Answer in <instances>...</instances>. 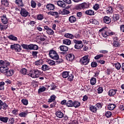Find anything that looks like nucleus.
Returning a JSON list of instances; mask_svg holds the SVG:
<instances>
[{"mask_svg": "<svg viewBox=\"0 0 124 124\" xmlns=\"http://www.w3.org/2000/svg\"><path fill=\"white\" fill-rule=\"evenodd\" d=\"M49 56L51 59L52 60H55L57 61V62L58 63H61V62H62V60L60 61L59 59V55L57 53V52L54 50H50L49 52Z\"/></svg>", "mask_w": 124, "mask_h": 124, "instance_id": "1", "label": "nucleus"}, {"mask_svg": "<svg viewBox=\"0 0 124 124\" xmlns=\"http://www.w3.org/2000/svg\"><path fill=\"white\" fill-rule=\"evenodd\" d=\"M100 32H101V35L104 38L107 37V36H109V35H114L115 33L114 32H112V31L110 30H105V29L102 28L99 31Z\"/></svg>", "mask_w": 124, "mask_h": 124, "instance_id": "2", "label": "nucleus"}, {"mask_svg": "<svg viewBox=\"0 0 124 124\" xmlns=\"http://www.w3.org/2000/svg\"><path fill=\"white\" fill-rule=\"evenodd\" d=\"M80 62L83 65H87L90 62V56L85 55L80 60Z\"/></svg>", "mask_w": 124, "mask_h": 124, "instance_id": "3", "label": "nucleus"}, {"mask_svg": "<svg viewBox=\"0 0 124 124\" xmlns=\"http://www.w3.org/2000/svg\"><path fill=\"white\" fill-rule=\"evenodd\" d=\"M89 5L88 3L84 2L81 4H78L76 6V9L78 10H80L81 9H86V8H88Z\"/></svg>", "mask_w": 124, "mask_h": 124, "instance_id": "4", "label": "nucleus"}, {"mask_svg": "<svg viewBox=\"0 0 124 124\" xmlns=\"http://www.w3.org/2000/svg\"><path fill=\"white\" fill-rule=\"evenodd\" d=\"M11 49L13 50H15L16 52H20L22 50V48H21V46L18 44H14L11 45Z\"/></svg>", "mask_w": 124, "mask_h": 124, "instance_id": "5", "label": "nucleus"}, {"mask_svg": "<svg viewBox=\"0 0 124 124\" xmlns=\"http://www.w3.org/2000/svg\"><path fill=\"white\" fill-rule=\"evenodd\" d=\"M20 15H21L22 17H28V16H30V13L24 8H21Z\"/></svg>", "mask_w": 124, "mask_h": 124, "instance_id": "6", "label": "nucleus"}, {"mask_svg": "<svg viewBox=\"0 0 124 124\" xmlns=\"http://www.w3.org/2000/svg\"><path fill=\"white\" fill-rule=\"evenodd\" d=\"M44 29L46 31V33L50 35H53L54 34V31L52 30V29L49 28V27L47 26H44Z\"/></svg>", "mask_w": 124, "mask_h": 124, "instance_id": "7", "label": "nucleus"}, {"mask_svg": "<svg viewBox=\"0 0 124 124\" xmlns=\"http://www.w3.org/2000/svg\"><path fill=\"white\" fill-rule=\"evenodd\" d=\"M75 59V56L72 54H69L66 56V59L68 62H72Z\"/></svg>", "mask_w": 124, "mask_h": 124, "instance_id": "8", "label": "nucleus"}, {"mask_svg": "<svg viewBox=\"0 0 124 124\" xmlns=\"http://www.w3.org/2000/svg\"><path fill=\"white\" fill-rule=\"evenodd\" d=\"M0 18L2 23L4 25H6V24L8 23V19H7V17H6V15H3Z\"/></svg>", "mask_w": 124, "mask_h": 124, "instance_id": "9", "label": "nucleus"}, {"mask_svg": "<svg viewBox=\"0 0 124 124\" xmlns=\"http://www.w3.org/2000/svg\"><path fill=\"white\" fill-rule=\"evenodd\" d=\"M69 11L66 9H62L59 11L58 14H61V15H67V14H69Z\"/></svg>", "mask_w": 124, "mask_h": 124, "instance_id": "10", "label": "nucleus"}, {"mask_svg": "<svg viewBox=\"0 0 124 124\" xmlns=\"http://www.w3.org/2000/svg\"><path fill=\"white\" fill-rule=\"evenodd\" d=\"M46 8L47 10H54L55 9V5L53 4L48 3L46 5Z\"/></svg>", "mask_w": 124, "mask_h": 124, "instance_id": "11", "label": "nucleus"}, {"mask_svg": "<svg viewBox=\"0 0 124 124\" xmlns=\"http://www.w3.org/2000/svg\"><path fill=\"white\" fill-rule=\"evenodd\" d=\"M8 70V67H5V66H2L0 67V72L2 73H4L5 74Z\"/></svg>", "mask_w": 124, "mask_h": 124, "instance_id": "12", "label": "nucleus"}, {"mask_svg": "<svg viewBox=\"0 0 124 124\" xmlns=\"http://www.w3.org/2000/svg\"><path fill=\"white\" fill-rule=\"evenodd\" d=\"M29 50H38V46L36 45L30 44L29 45Z\"/></svg>", "mask_w": 124, "mask_h": 124, "instance_id": "13", "label": "nucleus"}, {"mask_svg": "<svg viewBox=\"0 0 124 124\" xmlns=\"http://www.w3.org/2000/svg\"><path fill=\"white\" fill-rule=\"evenodd\" d=\"M116 93H117V90L116 89H111L108 92V95L110 96H114Z\"/></svg>", "mask_w": 124, "mask_h": 124, "instance_id": "14", "label": "nucleus"}, {"mask_svg": "<svg viewBox=\"0 0 124 124\" xmlns=\"http://www.w3.org/2000/svg\"><path fill=\"white\" fill-rule=\"evenodd\" d=\"M55 115L57 118L59 119H62L63 117V113L61 111H57L55 113Z\"/></svg>", "mask_w": 124, "mask_h": 124, "instance_id": "15", "label": "nucleus"}, {"mask_svg": "<svg viewBox=\"0 0 124 124\" xmlns=\"http://www.w3.org/2000/svg\"><path fill=\"white\" fill-rule=\"evenodd\" d=\"M1 5L2 6H5V7H7L9 5V2L8 0H1Z\"/></svg>", "mask_w": 124, "mask_h": 124, "instance_id": "16", "label": "nucleus"}, {"mask_svg": "<svg viewBox=\"0 0 124 124\" xmlns=\"http://www.w3.org/2000/svg\"><path fill=\"white\" fill-rule=\"evenodd\" d=\"M28 114H29V112L27 111H22L18 114V116L21 118H26Z\"/></svg>", "mask_w": 124, "mask_h": 124, "instance_id": "17", "label": "nucleus"}, {"mask_svg": "<svg viewBox=\"0 0 124 124\" xmlns=\"http://www.w3.org/2000/svg\"><path fill=\"white\" fill-rule=\"evenodd\" d=\"M28 75L32 78H37V77H36V75H35V73H34V71L33 70L30 71L28 74Z\"/></svg>", "mask_w": 124, "mask_h": 124, "instance_id": "18", "label": "nucleus"}, {"mask_svg": "<svg viewBox=\"0 0 124 124\" xmlns=\"http://www.w3.org/2000/svg\"><path fill=\"white\" fill-rule=\"evenodd\" d=\"M16 2V4L18 5V6H24V4L23 3V0H14Z\"/></svg>", "mask_w": 124, "mask_h": 124, "instance_id": "19", "label": "nucleus"}, {"mask_svg": "<svg viewBox=\"0 0 124 124\" xmlns=\"http://www.w3.org/2000/svg\"><path fill=\"white\" fill-rule=\"evenodd\" d=\"M8 120H9V118L7 117H0V122H2L4 124H6L8 122Z\"/></svg>", "mask_w": 124, "mask_h": 124, "instance_id": "20", "label": "nucleus"}, {"mask_svg": "<svg viewBox=\"0 0 124 124\" xmlns=\"http://www.w3.org/2000/svg\"><path fill=\"white\" fill-rule=\"evenodd\" d=\"M103 20L104 23L106 24H110V23H111V18L108 16H104Z\"/></svg>", "mask_w": 124, "mask_h": 124, "instance_id": "21", "label": "nucleus"}, {"mask_svg": "<svg viewBox=\"0 0 124 124\" xmlns=\"http://www.w3.org/2000/svg\"><path fill=\"white\" fill-rule=\"evenodd\" d=\"M57 5L60 7H62L63 8L66 6L65 3H64V2L62 0L57 1Z\"/></svg>", "mask_w": 124, "mask_h": 124, "instance_id": "22", "label": "nucleus"}, {"mask_svg": "<svg viewBox=\"0 0 124 124\" xmlns=\"http://www.w3.org/2000/svg\"><path fill=\"white\" fill-rule=\"evenodd\" d=\"M85 14L87 15H89L90 16H92L93 15H94V11L93 10H88L85 12Z\"/></svg>", "mask_w": 124, "mask_h": 124, "instance_id": "23", "label": "nucleus"}, {"mask_svg": "<svg viewBox=\"0 0 124 124\" xmlns=\"http://www.w3.org/2000/svg\"><path fill=\"white\" fill-rule=\"evenodd\" d=\"M69 21L70 23H75L76 22V17L74 16H71L69 17Z\"/></svg>", "mask_w": 124, "mask_h": 124, "instance_id": "24", "label": "nucleus"}, {"mask_svg": "<svg viewBox=\"0 0 124 124\" xmlns=\"http://www.w3.org/2000/svg\"><path fill=\"white\" fill-rule=\"evenodd\" d=\"M90 110L93 113H96V111H97V108L94 106H91L90 107Z\"/></svg>", "mask_w": 124, "mask_h": 124, "instance_id": "25", "label": "nucleus"}, {"mask_svg": "<svg viewBox=\"0 0 124 124\" xmlns=\"http://www.w3.org/2000/svg\"><path fill=\"white\" fill-rule=\"evenodd\" d=\"M114 11V10H113V8H112L111 6H109L107 8V14H112Z\"/></svg>", "mask_w": 124, "mask_h": 124, "instance_id": "26", "label": "nucleus"}, {"mask_svg": "<svg viewBox=\"0 0 124 124\" xmlns=\"http://www.w3.org/2000/svg\"><path fill=\"white\" fill-rule=\"evenodd\" d=\"M65 37L66 38H69L70 39H73L74 38V35L72 34H70L69 33H65L64 35Z\"/></svg>", "mask_w": 124, "mask_h": 124, "instance_id": "27", "label": "nucleus"}, {"mask_svg": "<svg viewBox=\"0 0 124 124\" xmlns=\"http://www.w3.org/2000/svg\"><path fill=\"white\" fill-rule=\"evenodd\" d=\"M60 49L61 51H62L63 52H67V51H68V47L65 46H60Z\"/></svg>", "mask_w": 124, "mask_h": 124, "instance_id": "28", "label": "nucleus"}, {"mask_svg": "<svg viewBox=\"0 0 124 124\" xmlns=\"http://www.w3.org/2000/svg\"><path fill=\"white\" fill-rule=\"evenodd\" d=\"M115 107H116V105L114 104H111L108 105L107 107V108L108 110H114Z\"/></svg>", "mask_w": 124, "mask_h": 124, "instance_id": "29", "label": "nucleus"}, {"mask_svg": "<svg viewBox=\"0 0 124 124\" xmlns=\"http://www.w3.org/2000/svg\"><path fill=\"white\" fill-rule=\"evenodd\" d=\"M7 28H8V26L0 23V31H4V30H6Z\"/></svg>", "mask_w": 124, "mask_h": 124, "instance_id": "30", "label": "nucleus"}, {"mask_svg": "<svg viewBox=\"0 0 124 124\" xmlns=\"http://www.w3.org/2000/svg\"><path fill=\"white\" fill-rule=\"evenodd\" d=\"M66 106L67 107H73V101L72 100H69L66 103Z\"/></svg>", "mask_w": 124, "mask_h": 124, "instance_id": "31", "label": "nucleus"}, {"mask_svg": "<svg viewBox=\"0 0 124 124\" xmlns=\"http://www.w3.org/2000/svg\"><path fill=\"white\" fill-rule=\"evenodd\" d=\"M14 71L13 70H10L9 71L8 70L5 74L6 76H12V75H13Z\"/></svg>", "mask_w": 124, "mask_h": 124, "instance_id": "32", "label": "nucleus"}, {"mask_svg": "<svg viewBox=\"0 0 124 124\" xmlns=\"http://www.w3.org/2000/svg\"><path fill=\"white\" fill-rule=\"evenodd\" d=\"M120 19V15L119 14H114L113 16V21L114 22H116V21H118Z\"/></svg>", "mask_w": 124, "mask_h": 124, "instance_id": "33", "label": "nucleus"}, {"mask_svg": "<svg viewBox=\"0 0 124 124\" xmlns=\"http://www.w3.org/2000/svg\"><path fill=\"white\" fill-rule=\"evenodd\" d=\"M63 43L65 45H70L71 44V41L69 39H64L63 40Z\"/></svg>", "mask_w": 124, "mask_h": 124, "instance_id": "34", "label": "nucleus"}, {"mask_svg": "<svg viewBox=\"0 0 124 124\" xmlns=\"http://www.w3.org/2000/svg\"><path fill=\"white\" fill-rule=\"evenodd\" d=\"M90 84L92 85V86H94V85H95L96 84V78H92L90 79Z\"/></svg>", "mask_w": 124, "mask_h": 124, "instance_id": "35", "label": "nucleus"}, {"mask_svg": "<svg viewBox=\"0 0 124 124\" xmlns=\"http://www.w3.org/2000/svg\"><path fill=\"white\" fill-rule=\"evenodd\" d=\"M46 62L49 65H55V61L50 59H47Z\"/></svg>", "mask_w": 124, "mask_h": 124, "instance_id": "36", "label": "nucleus"}, {"mask_svg": "<svg viewBox=\"0 0 124 124\" xmlns=\"http://www.w3.org/2000/svg\"><path fill=\"white\" fill-rule=\"evenodd\" d=\"M56 96L55 95H52L50 96V98L48 99V102L51 103L53 102V101H55L56 99Z\"/></svg>", "mask_w": 124, "mask_h": 124, "instance_id": "37", "label": "nucleus"}, {"mask_svg": "<svg viewBox=\"0 0 124 124\" xmlns=\"http://www.w3.org/2000/svg\"><path fill=\"white\" fill-rule=\"evenodd\" d=\"M42 70H43V71L49 70V66L47 64H43L42 66Z\"/></svg>", "mask_w": 124, "mask_h": 124, "instance_id": "38", "label": "nucleus"}, {"mask_svg": "<svg viewBox=\"0 0 124 124\" xmlns=\"http://www.w3.org/2000/svg\"><path fill=\"white\" fill-rule=\"evenodd\" d=\"M45 91H46V88L44 86H41L38 90V93H43V92H45Z\"/></svg>", "mask_w": 124, "mask_h": 124, "instance_id": "39", "label": "nucleus"}, {"mask_svg": "<svg viewBox=\"0 0 124 124\" xmlns=\"http://www.w3.org/2000/svg\"><path fill=\"white\" fill-rule=\"evenodd\" d=\"M81 105V103L78 101H75L73 102V107L75 108H78V107H79Z\"/></svg>", "mask_w": 124, "mask_h": 124, "instance_id": "40", "label": "nucleus"}, {"mask_svg": "<svg viewBox=\"0 0 124 124\" xmlns=\"http://www.w3.org/2000/svg\"><path fill=\"white\" fill-rule=\"evenodd\" d=\"M34 64L36 65V66H39L42 64V60H39L34 62Z\"/></svg>", "mask_w": 124, "mask_h": 124, "instance_id": "41", "label": "nucleus"}, {"mask_svg": "<svg viewBox=\"0 0 124 124\" xmlns=\"http://www.w3.org/2000/svg\"><path fill=\"white\" fill-rule=\"evenodd\" d=\"M33 70H34V72L35 73V74L37 78H38V77H39V76L40 75V74H41V72L37 69H34Z\"/></svg>", "mask_w": 124, "mask_h": 124, "instance_id": "42", "label": "nucleus"}, {"mask_svg": "<svg viewBox=\"0 0 124 124\" xmlns=\"http://www.w3.org/2000/svg\"><path fill=\"white\" fill-rule=\"evenodd\" d=\"M69 74V72H63L62 73V76L63 78H67L68 77V75Z\"/></svg>", "mask_w": 124, "mask_h": 124, "instance_id": "43", "label": "nucleus"}, {"mask_svg": "<svg viewBox=\"0 0 124 124\" xmlns=\"http://www.w3.org/2000/svg\"><path fill=\"white\" fill-rule=\"evenodd\" d=\"M21 46L23 49L26 50H30V45H28L27 44H22Z\"/></svg>", "mask_w": 124, "mask_h": 124, "instance_id": "44", "label": "nucleus"}, {"mask_svg": "<svg viewBox=\"0 0 124 124\" xmlns=\"http://www.w3.org/2000/svg\"><path fill=\"white\" fill-rule=\"evenodd\" d=\"M74 78V76L73 75H72V74H69V75H68V81H72L73 80Z\"/></svg>", "mask_w": 124, "mask_h": 124, "instance_id": "45", "label": "nucleus"}, {"mask_svg": "<svg viewBox=\"0 0 124 124\" xmlns=\"http://www.w3.org/2000/svg\"><path fill=\"white\" fill-rule=\"evenodd\" d=\"M74 43L76 45H83V42L82 41L77 40L76 39L73 40Z\"/></svg>", "mask_w": 124, "mask_h": 124, "instance_id": "46", "label": "nucleus"}, {"mask_svg": "<svg viewBox=\"0 0 124 124\" xmlns=\"http://www.w3.org/2000/svg\"><path fill=\"white\" fill-rule=\"evenodd\" d=\"M4 85H5L4 82L1 81L0 82V91L4 90Z\"/></svg>", "mask_w": 124, "mask_h": 124, "instance_id": "47", "label": "nucleus"}, {"mask_svg": "<svg viewBox=\"0 0 124 124\" xmlns=\"http://www.w3.org/2000/svg\"><path fill=\"white\" fill-rule=\"evenodd\" d=\"M31 4L32 8H35V7H36V2H35L34 0H31Z\"/></svg>", "mask_w": 124, "mask_h": 124, "instance_id": "48", "label": "nucleus"}, {"mask_svg": "<svg viewBox=\"0 0 124 124\" xmlns=\"http://www.w3.org/2000/svg\"><path fill=\"white\" fill-rule=\"evenodd\" d=\"M48 15H51V16H57L59 14L57 12H49L48 13Z\"/></svg>", "mask_w": 124, "mask_h": 124, "instance_id": "49", "label": "nucleus"}, {"mask_svg": "<svg viewBox=\"0 0 124 124\" xmlns=\"http://www.w3.org/2000/svg\"><path fill=\"white\" fill-rule=\"evenodd\" d=\"M114 66L116 67L117 70H120V69H121V64H120V63L117 62L114 64Z\"/></svg>", "mask_w": 124, "mask_h": 124, "instance_id": "50", "label": "nucleus"}, {"mask_svg": "<svg viewBox=\"0 0 124 124\" xmlns=\"http://www.w3.org/2000/svg\"><path fill=\"white\" fill-rule=\"evenodd\" d=\"M120 45H121L118 41H114L113 45V47H119Z\"/></svg>", "mask_w": 124, "mask_h": 124, "instance_id": "51", "label": "nucleus"}, {"mask_svg": "<svg viewBox=\"0 0 124 124\" xmlns=\"http://www.w3.org/2000/svg\"><path fill=\"white\" fill-rule=\"evenodd\" d=\"M8 38H9V39H11V40H14L15 41H17V38L13 36V35H9L8 36Z\"/></svg>", "mask_w": 124, "mask_h": 124, "instance_id": "52", "label": "nucleus"}, {"mask_svg": "<svg viewBox=\"0 0 124 124\" xmlns=\"http://www.w3.org/2000/svg\"><path fill=\"white\" fill-rule=\"evenodd\" d=\"M7 107H8V105H7L5 103H3L2 105H1V108L4 110H6V109H7Z\"/></svg>", "mask_w": 124, "mask_h": 124, "instance_id": "53", "label": "nucleus"}, {"mask_svg": "<svg viewBox=\"0 0 124 124\" xmlns=\"http://www.w3.org/2000/svg\"><path fill=\"white\" fill-rule=\"evenodd\" d=\"M20 73H21L23 75H26V74H27V69L26 68H22L20 70Z\"/></svg>", "mask_w": 124, "mask_h": 124, "instance_id": "54", "label": "nucleus"}, {"mask_svg": "<svg viewBox=\"0 0 124 124\" xmlns=\"http://www.w3.org/2000/svg\"><path fill=\"white\" fill-rule=\"evenodd\" d=\"M21 102H22V103H23V105H27L29 103L28 100H27L26 99H22L21 100Z\"/></svg>", "mask_w": 124, "mask_h": 124, "instance_id": "55", "label": "nucleus"}, {"mask_svg": "<svg viewBox=\"0 0 124 124\" xmlns=\"http://www.w3.org/2000/svg\"><path fill=\"white\" fill-rule=\"evenodd\" d=\"M105 116L107 117V118H110V117L112 116V112L110 111H107L105 113Z\"/></svg>", "mask_w": 124, "mask_h": 124, "instance_id": "56", "label": "nucleus"}, {"mask_svg": "<svg viewBox=\"0 0 124 124\" xmlns=\"http://www.w3.org/2000/svg\"><path fill=\"white\" fill-rule=\"evenodd\" d=\"M83 45H75V49H81L83 48Z\"/></svg>", "mask_w": 124, "mask_h": 124, "instance_id": "57", "label": "nucleus"}, {"mask_svg": "<svg viewBox=\"0 0 124 124\" xmlns=\"http://www.w3.org/2000/svg\"><path fill=\"white\" fill-rule=\"evenodd\" d=\"M106 73L108 75H110V73H113V70L108 68L107 69Z\"/></svg>", "mask_w": 124, "mask_h": 124, "instance_id": "58", "label": "nucleus"}, {"mask_svg": "<svg viewBox=\"0 0 124 124\" xmlns=\"http://www.w3.org/2000/svg\"><path fill=\"white\" fill-rule=\"evenodd\" d=\"M15 122V120H14V118H9L8 121V124H14V122Z\"/></svg>", "mask_w": 124, "mask_h": 124, "instance_id": "59", "label": "nucleus"}, {"mask_svg": "<svg viewBox=\"0 0 124 124\" xmlns=\"http://www.w3.org/2000/svg\"><path fill=\"white\" fill-rule=\"evenodd\" d=\"M98 93H102L103 92V88L102 87H99L97 89Z\"/></svg>", "mask_w": 124, "mask_h": 124, "instance_id": "60", "label": "nucleus"}, {"mask_svg": "<svg viewBox=\"0 0 124 124\" xmlns=\"http://www.w3.org/2000/svg\"><path fill=\"white\" fill-rule=\"evenodd\" d=\"M103 57V54H98L94 57L95 60H99L100 58H102Z\"/></svg>", "mask_w": 124, "mask_h": 124, "instance_id": "61", "label": "nucleus"}, {"mask_svg": "<svg viewBox=\"0 0 124 124\" xmlns=\"http://www.w3.org/2000/svg\"><path fill=\"white\" fill-rule=\"evenodd\" d=\"M93 8L94 10H98V9H99V4H95L93 6Z\"/></svg>", "mask_w": 124, "mask_h": 124, "instance_id": "62", "label": "nucleus"}, {"mask_svg": "<svg viewBox=\"0 0 124 124\" xmlns=\"http://www.w3.org/2000/svg\"><path fill=\"white\" fill-rule=\"evenodd\" d=\"M12 114L16 116L18 115V109H15L12 111Z\"/></svg>", "mask_w": 124, "mask_h": 124, "instance_id": "63", "label": "nucleus"}, {"mask_svg": "<svg viewBox=\"0 0 124 124\" xmlns=\"http://www.w3.org/2000/svg\"><path fill=\"white\" fill-rule=\"evenodd\" d=\"M91 66L92 67H96L97 66V63H96V62H92Z\"/></svg>", "mask_w": 124, "mask_h": 124, "instance_id": "64", "label": "nucleus"}]
</instances>
